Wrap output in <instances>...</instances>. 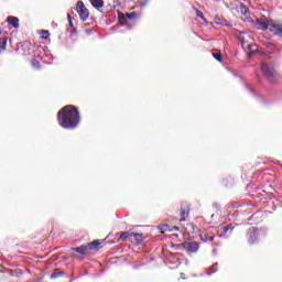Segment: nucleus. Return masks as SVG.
Listing matches in <instances>:
<instances>
[{
    "instance_id": "nucleus-1",
    "label": "nucleus",
    "mask_w": 282,
    "mask_h": 282,
    "mask_svg": "<svg viewBox=\"0 0 282 282\" xmlns=\"http://www.w3.org/2000/svg\"><path fill=\"white\" fill-rule=\"evenodd\" d=\"M57 120L63 129H76L80 124V112H78V108L75 106H64L57 112Z\"/></svg>"
},
{
    "instance_id": "nucleus-2",
    "label": "nucleus",
    "mask_w": 282,
    "mask_h": 282,
    "mask_svg": "<svg viewBox=\"0 0 282 282\" xmlns=\"http://www.w3.org/2000/svg\"><path fill=\"white\" fill-rule=\"evenodd\" d=\"M100 246V240H94L87 245H82L76 248H70V252H78V254H89L91 250H96V247Z\"/></svg>"
},
{
    "instance_id": "nucleus-3",
    "label": "nucleus",
    "mask_w": 282,
    "mask_h": 282,
    "mask_svg": "<svg viewBox=\"0 0 282 282\" xmlns=\"http://www.w3.org/2000/svg\"><path fill=\"white\" fill-rule=\"evenodd\" d=\"M260 69L262 74L270 80V83H276V70L273 66L269 65L268 63H261Z\"/></svg>"
},
{
    "instance_id": "nucleus-4",
    "label": "nucleus",
    "mask_w": 282,
    "mask_h": 282,
    "mask_svg": "<svg viewBox=\"0 0 282 282\" xmlns=\"http://www.w3.org/2000/svg\"><path fill=\"white\" fill-rule=\"evenodd\" d=\"M243 21H247V23H253V28H257L258 30H268V26L270 25V22L265 17L257 19L256 21L250 17H246Z\"/></svg>"
},
{
    "instance_id": "nucleus-5",
    "label": "nucleus",
    "mask_w": 282,
    "mask_h": 282,
    "mask_svg": "<svg viewBox=\"0 0 282 282\" xmlns=\"http://www.w3.org/2000/svg\"><path fill=\"white\" fill-rule=\"evenodd\" d=\"M75 10L77 14H79L80 21H87L89 19V9L85 7V2H83V0L77 1Z\"/></svg>"
},
{
    "instance_id": "nucleus-6",
    "label": "nucleus",
    "mask_w": 282,
    "mask_h": 282,
    "mask_svg": "<svg viewBox=\"0 0 282 282\" xmlns=\"http://www.w3.org/2000/svg\"><path fill=\"white\" fill-rule=\"evenodd\" d=\"M181 246L187 254H195L199 250V243L196 241H185Z\"/></svg>"
},
{
    "instance_id": "nucleus-7",
    "label": "nucleus",
    "mask_w": 282,
    "mask_h": 282,
    "mask_svg": "<svg viewBox=\"0 0 282 282\" xmlns=\"http://www.w3.org/2000/svg\"><path fill=\"white\" fill-rule=\"evenodd\" d=\"M191 213V205L188 203H183L181 204V209H180V219L178 221H186V218L188 217Z\"/></svg>"
},
{
    "instance_id": "nucleus-8",
    "label": "nucleus",
    "mask_w": 282,
    "mask_h": 282,
    "mask_svg": "<svg viewBox=\"0 0 282 282\" xmlns=\"http://www.w3.org/2000/svg\"><path fill=\"white\" fill-rule=\"evenodd\" d=\"M248 242L252 246L256 241L259 240V229L257 227H251L247 231Z\"/></svg>"
},
{
    "instance_id": "nucleus-9",
    "label": "nucleus",
    "mask_w": 282,
    "mask_h": 282,
    "mask_svg": "<svg viewBox=\"0 0 282 282\" xmlns=\"http://www.w3.org/2000/svg\"><path fill=\"white\" fill-rule=\"evenodd\" d=\"M269 30H270V32L275 34V36H280L282 39V24L281 23H279L276 21H271L269 24Z\"/></svg>"
},
{
    "instance_id": "nucleus-10",
    "label": "nucleus",
    "mask_w": 282,
    "mask_h": 282,
    "mask_svg": "<svg viewBox=\"0 0 282 282\" xmlns=\"http://www.w3.org/2000/svg\"><path fill=\"white\" fill-rule=\"evenodd\" d=\"M238 39L242 43L243 50L252 52V44H249V41L251 40L250 35H246V33L242 32L238 35Z\"/></svg>"
},
{
    "instance_id": "nucleus-11",
    "label": "nucleus",
    "mask_w": 282,
    "mask_h": 282,
    "mask_svg": "<svg viewBox=\"0 0 282 282\" xmlns=\"http://www.w3.org/2000/svg\"><path fill=\"white\" fill-rule=\"evenodd\" d=\"M200 239L204 243H208V241H215V235L213 232L203 231L200 234Z\"/></svg>"
},
{
    "instance_id": "nucleus-12",
    "label": "nucleus",
    "mask_w": 282,
    "mask_h": 282,
    "mask_svg": "<svg viewBox=\"0 0 282 282\" xmlns=\"http://www.w3.org/2000/svg\"><path fill=\"white\" fill-rule=\"evenodd\" d=\"M7 23H9V25H11L12 28H14L15 30L19 29L20 24H19V18L17 17H12L9 15L7 18Z\"/></svg>"
},
{
    "instance_id": "nucleus-13",
    "label": "nucleus",
    "mask_w": 282,
    "mask_h": 282,
    "mask_svg": "<svg viewBox=\"0 0 282 282\" xmlns=\"http://www.w3.org/2000/svg\"><path fill=\"white\" fill-rule=\"evenodd\" d=\"M160 230H161V234L164 235V232H173L175 230H180V227H177V226L171 227L169 225H162L160 227Z\"/></svg>"
},
{
    "instance_id": "nucleus-14",
    "label": "nucleus",
    "mask_w": 282,
    "mask_h": 282,
    "mask_svg": "<svg viewBox=\"0 0 282 282\" xmlns=\"http://www.w3.org/2000/svg\"><path fill=\"white\" fill-rule=\"evenodd\" d=\"M90 3L93 6V8H95V10H100V8H105L104 0H91Z\"/></svg>"
},
{
    "instance_id": "nucleus-15",
    "label": "nucleus",
    "mask_w": 282,
    "mask_h": 282,
    "mask_svg": "<svg viewBox=\"0 0 282 282\" xmlns=\"http://www.w3.org/2000/svg\"><path fill=\"white\" fill-rule=\"evenodd\" d=\"M132 237H134V241L137 246H140L144 241V235L133 232Z\"/></svg>"
},
{
    "instance_id": "nucleus-16",
    "label": "nucleus",
    "mask_w": 282,
    "mask_h": 282,
    "mask_svg": "<svg viewBox=\"0 0 282 282\" xmlns=\"http://www.w3.org/2000/svg\"><path fill=\"white\" fill-rule=\"evenodd\" d=\"M6 47H8V36L0 39V54L1 52H6Z\"/></svg>"
},
{
    "instance_id": "nucleus-17",
    "label": "nucleus",
    "mask_w": 282,
    "mask_h": 282,
    "mask_svg": "<svg viewBox=\"0 0 282 282\" xmlns=\"http://www.w3.org/2000/svg\"><path fill=\"white\" fill-rule=\"evenodd\" d=\"M61 276H65V272L61 271V269H55L53 273L51 274V279H58Z\"/></svg>"
},
{
    "instance_id": "nucleus-18",
    "label": "nucleus",
    "mask_w": 282,
    "mask_h": 282,
    "mask_svg": "<svg viewBox=\"0 0 282 282\" xmlns=\"http://www.w3.org/2000/svg\"><path fill=\"white\" fill-rule=\"evenodd\" d=\"M129 237H133V232L122 231L119 236V241H127Z\"/></svg>"
},
{
    "instance_id": "nucleus-19",
    "label": "nucleus",
    "mask_w": 282,
    "mask_h": 282,
    "mask_svg": "<svg viewBox=\"0 0 282 282\" xmlns=\"http://www.w3.org/2000/svg\"><path fill=\"white\" fill-rule=\"evenodd\" d=\"M124 17H126V19L132 20V19H135V17H138V13L130 12V13H126V15H124V13H119V19H124Z\"/></svg>"
},
{
    "instance_id": "nucleus-20",
    "label": "nucleus",
    "mask_w": 282,
    "mask_h": 282,
    "mask_svg": "<svg viewBox=\"0 0 282 282\" xmlns=\"http://www.w3.org/2000/svg\"><path fill=\"white\" fill-rule=\"evenodd\" d=\"M238 12H241L243 14V17H246V14H248L249 10L248 7H246V4L241 3L238 8Z\"/></svg>"
},
{
    "instance_id": "nucleus-21",
    "label": "nucleus",
    "mask_w": 282,
    "mask_h": 282,
    "mask_svg": "<svg viewBox=\"0 0 282 282\" xmlns=\"http://www.w3.org/2000/svg\"><path fill=\"white\" fill-rule=\"evenodd\" d=\"M212 56L215 58V61H218V63H221L224 61V56L221 55V52L213 53Z\"/></svg>"
},
{
    "instance_id": "nucleus-22",
    "label": "nucleus",
    "mask_w": 282,
    "mask_h": 282,
    "mask_svg": "<svg viewBox=\"0 0 282 282\" xmlns=\"http://www.w3.org/2000/svg\"><path fill=\"white\" fill-rule=\"evenodd\" d=\"M32 65L35 69H41V62H39V59L33 58L32 59Z\"/></svg>"
},
{
    "instance_id": "nucleus-23",
    "label": "nucleus",
    "mask_w": 282,
    "mask_h": 282,
    "mask_svg": "<svg viewBox=\"0 0 282 282\" xmlns=\"http://www.w3.org/2000/svg\"><path fill=\"white\" fill-rule=\"evenodd\" d=\"M67 19L73 32H76V28H74V22L72 21V14H67Z\"/></svg>"
},
{
    "instance_id": "nucleus-24",
    "label": "nucleus",
    "mask_w": 282,
    "mask_h": 282,
    "mask_svg": "<svg viewBox=\"0 0 282 282\" xmlns=\"http://www.w3.org/2000/svg\"><path fill=\"white\" fill-rule=\"evenodd\" d=\"M228 230H235V227L232 225H227L226 227H224L223 235H226Z\"/></svg>"
},
{
    "instance_id": "nucleus-25",
    "label": "nucleus",
    "mask_w": 282,
    "mask_h": 282,
    "mask_svg": "<svg viewBox=\"0 0 282 282\" xmlns=\"http://www.w3.org/2000/svg\"><path fill=\"white\" fill-rule=\"evenodd\" d=\"M212 272H219V263L216 262L212 265Z\"/></svg>"
},
{
    "instance_id": "nucleus-26",
    "label": "nucleus",
    "mask_w": 282,
    "mask_h": 282,
    "mask_svg": "<svg viewBox=\"0 0 282 282\" xmlns=\"http://www.w3.org/2000/svg\"><path fill=\"white\" fill-rule=\"evenodd\" d=\"M197 17H199V19H203V21H206V18L204 17V13L202 11H196Z\"/></svg>"
},
{
    "instance_id": "nucleus-27",
    "label": "nucleus",
    "mask_w": 282,
    "mask_h": 282,
    "mask_svg": "<svg viewBox=\"0 0 282 282\" xmlns=\"http://www.w3.org/2000/svg\"><path fill=\"white\" fill-rule=\"evenodd\" d=\"M215 23H217V25H224V22H221L219 18H215Z\"/></svg>"
},
{
    "instance_id": "nucleus-28",
    "label": "nucleus",
    "mask_w": 282,
    "mask_h": 282,
    "mask_svg": "<svg viewBox=\"0 0 282 282\" xmlns=\"http://www.w3.org/2000/svg\"><path fill=\"white\" fill-rule=\"evenodd\" d=\"M85 32L89 36L94 31L91 29H85Z\"/></svg>"
},
{
    "instance_id": "nucleus-29",
    "label": "nucleus",
    "mask_w": 282,
    "mask_h": 282,
    "mask_svg": "<svg viewBox=\"0 0 282 282\" xmlns=\"http://www.w3.org/2000/svg\"><path fill=\"white\" fill-rule=\"evenodd\" d=\"M48 37H50V32L45 31L44 35H43V39H48Z\"/></svg>"
},
{
    "instance_id": "nucleus-30",
    "label": "nucleus",
    "mask_w": 282,
    "mask_h": 282,
    "mask_svg": "<svg viewBox=\"0 0 282 282\" xmlns=\"http://www.w3.org/2000/svg\"><path fill=\"white\" fill-rule=\"evenodd\" d=\"M1 34H2V31H1V29H0V36H1Z\"/></svg>"
},
{
    "instance_id": "nucleus-31",
    "label": "nucleus",
    "mask_w": 282,
    "mask_h": 282,
    "mask_svg": "<svg viewBox=\"0 0 282 282\" xmlns=\"http://www.w3.org/2000/svg\"><path fill=\"white\" fill-rule=\"evenodd\" d=\"M197 230H199V228H198V227H196V231H197Z\"/></svg>"
},
{
    "instance_id": "nucleus-32",
    "label": "nucleus",
    "mask_w": 282,
    "mask_h": 282,
    "mask_svg": "<svg viewBox=\"0 0 282 282\" xmlns=\"http://www.w3.org/2000/svg\"><path fill=\"white\" fill-rule=\"evenodd\" d=\"M213 217H215V215H212V219H213Z\"/></svg>"
}]
</instances>
